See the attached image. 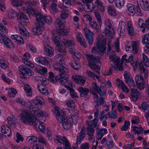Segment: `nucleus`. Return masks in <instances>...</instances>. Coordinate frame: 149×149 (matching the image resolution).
<instances>
[{"instance_id": "nucleus-42", "label": "nucleus", "mask_w": 149, "mask_h": 149, "mask_svg": "<svg viewBox=\"0 0 149 149\" xmlns=\"http://www.w3.org/2000/svg\"><path fill=\"white\" fill-rule=\"evenodd\" d=\"M87 134L89 136L91 137L93 136V133L94 132V130L93 129V126H88L87 127Z\"/></svg>"}, {"instance_id": "nucleus-34", "label": "nucleus", "mask_w": 149, "mask_h": 149, "mask_svg": "<svg viewBox=\"0 0 149 149\" xmlns=\"http://www.w3.org/2000/svg\"><path fill=\"white\" fill-rule=\"evenodd\" d=\"M26 13L28 14L29 15H32L33 16H34L35 17V16L38 13H37L35 10H34L33 8H27L26 9Z\"/></svg>"}, {"instance_id": "nucleus-22", "label": "nucleus", "mask_w": 149, "mask_h": 149, "mask_svg": "<svg viewBox=\"0 0 149 149\" xmlns=\"http://www.w3.org/2000/svg\"><path fill=\"white\" fill-rule=\"evenodd\" d=\"M105 28L103 32V33L105 35L110 33V29L111 28V22L109 19H106L105 21Z\"/></svg>"}, {"instance_id": "nucleus-14", "label": "nucleus", "mask_w": 149, "mask_h": 149, "mask_svg": "<svg viewBox=\"0 0 149 149\" xmlns=\"http://www.w3.org/2000/svg\"><path fill=\"white\" fill-rule=\"evenodd\" d=\"M92 87L94 91L100 95L103 96L106 95V90L104 87L102 86H98L95 82L93 83Z\"/></svg>"}, {"instance_id": "nucleus-19", "label": "nucleus", "mask_w": 149, "mask_h": 149, "mask_svg": "<svg viewBox=\"0 0 149 149\" xmlns=\"http://www.w3.org/2000/svg\"><path fill=\"white\" fill-rule=\"evenodd\" d=\"M77 90L80 93V96L84 98L86 97L90 92L88 89L82 87H79Z\"/></svg>"}, {"instance_id": "nucleus-53", "label": "nucleus", "mask_w": 149, "mask_h": 149, "mask_svg": "<svg viewBox=\"0 0 149 149\" xmlns=\"http://www.w3.org/2000/svg\"><path fill=\"white\" fill-rule=\"evenodd\" d=\"M107 115L109 116V117L111 118L115 119L117 117V113L115 111L111 113L109 112L107 114Z\"/></svg>"}, {"instance_id": "nucleus-51", "label": "nucleus", "mask_w": 149, "mask_h": 149, "mask_svg": "<svg viewBox=\"0 0 149 149\" xmlns=\"http://www.w3.org/2000/svg\"><path fill=\"white\" fill-rule=\"evenodd\" d=\"M17 16V14L13 10H10L8 12V16L9 18H14Z\"/></svg>"}, {"instance_id": "nucleus-7", "label": "nucleus", "mask_w": 149, "mask_h": 149, "mask_svg": "<svg viewBox=\"0 0 149 149\" xmlns=\"http://www.w3.org/2000/svg\"><path fill=\"white\" fill-rule=\"evenodd\" d=\"M106 40L105 38L100 39L96 43L97 48L96 49L95 47L92 48V51H96V52H98L100 55H103L106 51Z\"/></svg>"}, {"instance_id": "nucleus-30", "label": "nucleus", "mask_w": 149, "mask_h": 149, "mask_svg": "<svg viewBox=\"0 0 149 149\" xmlns=\"http://www.w3.org/2000/svg\"><path fill=\"white\" fill-rule=\"evenodd\" d=\"M43 100L42 97L37 96L35 97V99L33 100V103L35 105H38L39 104H43L44 103L42 100Z\"/></svg>"}, {"instance_id": "nucleus-40", "label": "nucleus", "mask_w": 149, "mask_h": 149, "mask_svg": "<svg viewBox=\"0 0 149 149\" xmlns=\"http://www.w3.org/2000/svg\"><path fill=\"white\" fill-rule=\"evenodd\" d=\"M132 52L134 54H136L138 52V43L136 42L133 41L132 45Z\"/></svg>"}, {"instance_id": "nucleus-48", "label": "nucleus", "mask_w": 149, "mask_h": 149, "mask_svg": "<svg viewBox=\"0 0 149 149\" xmlns=\"http://www.w3.org/2000/svg\"><path fill=\"white\" fill-rule=\"evenodd\" d=\"M149 41V33L143 36L142 42L143 44L147 43Z\"/></svg>"}, {"instance_id": "nucleus-20", "label": "nucleus", "mask_w": 149, "mask_h": 149, "mask_svg": "<svg viewBox=\"0 0 149 149\" xmlns=\"http://www.w3.org/2000/svg\"><path fill=\"white\" fill-rule=\"evenodd\" d=\"M76 37L77 40L80 43V44L84 47H86V42L82 33L79 32L77 33Z\"/></svg>"}, {"instance_id": "nucleus-37", "label": "nucleus", "mask_w": 149, "mask_h": 149, "mask_svg": "<svg viewBox=\"0 0 149 149\" xmlns=\"http://www.w3.org/2000/svg\"><path fill=\"white\" fill-rule=\"evenodd\" d=\"M23 1L22 0H13L11 2L12 5L13 6L18 7L21 6Z\"/></svg>"}, {"instance_id": "nucleus-23", "label": "nucleus", "mask_w": 149, "mask_h": 149, "mask_svg": "<svg viewBox=\"0 0 149 149\" xmlns=\"http://www.w3.org/2000/svg\"><path fill=\"white\" fill-rule=\"evenodd\" d=\"M127 30L128 34L131 36H135L136 34L135 33L131 22L129 21L127 23Z\"/></svg>"}, {"instance_id": "nucleus-36", "label": "nucleus", "mask_w": 149, "mask_h": 149, "mask_svg": "<svg viewBox=\"0 0 149 149\" xmlns=\"http://www.w3.org/2000/svg\"><path fill=\"white\" fill-rule=\"evenodd\" d=\"M109 58L111 61L116 63L120 62V58L117 57L115 54H112L109 56Z\"/></svg>"}, {"instance_id": "nucleus-64", "label": "nucleus", "mask_w": 149, "mask_h": 149, "mask_svg": "<svg viewBox=\"0 0 149 149\" xmlns=\"http://www.w3.org/2000/svg\"><path fill=\"white\" fill-rule=\"evenodd\" d=\"M131 122L133 124H138L139 123V120L138 117H135L132 118Z\"/></svg>"}, {"instance_id": "nucleus-52", "label": "nucleus", "mask_w": 149, "mask_h": 149, "mask_svg": "<svg viewBox=\"0 0 149 149\" xmlns=\"http://www.w3.org/2000/svg\"><path fill=\"white\" fill-rule=\"evenodd\" d=\"M87 74L88 76L91 78H93L95 79V77L96 79H99V77L97 75L95 74L93 72L90 71H87Z\"/></svg>"}, {"instance_id": "nucleus-13", "label": "nucleus", "mask_w": 149, "mask_h": 149, "mask_svg": "<svg viewBox=\"0 0 149 149\" xmlns=\"http://www.w3.org/2000/svg\"><path fill=\"white\" fill-rule=\"evenodd\" d=\"M56 140H57L60 144H63L65 146V148L66 149H71V145L68 142L67 139L65 137L59 136L58 135L56 137Z\"/></svg>"}, {"instance_id": "nucleus-33", "label": "nucleus", "mask_w": 149, "mask_h": 149, "mask_svg": "<svg viewBox=\"0 0 149 149\" xmlns=\"http://www.w3.org/2000/svg\"><path fill=\"white\" fill-rule=\"evenodd\" d=\"M143 60L144 65L146 67H149V59L144 53L142 54Z\"/></svg>"}, {"instance_id": "nucleus-38", "label": "nucleus", "mask_w": 149, "mask_h": 149, "mask_svg": "<svg viewBox=\"0 0 149 149\" xmlns=\"http://www.w3.org/2000/svg\"><path fill=\"white\" fill-rule=\"evenodd\" d=\"M56 2H57V1L56 0H54L51 5V9L53 10V12L55 13L58 10L57 5L56 3Z\"/></svg>"}, {"instance_id": "nucleus-45", "label": "nucleus", "mask_w": 149, "mask_h": 149, "mask_svg": "<svg viewBox=\"0 0 149 149\" xmlns=\"http://www.w3.org/2000/svg\"><path fill=\"white\" fill-rule=\"evenodd\" d=\"M63 76V77H62L61 80L59 81V83L63 85L68 81V76L67 75Z\"/></svg>"}, {"instance_id": "nucleus-4", "label": "nucleus", "mask_w": 149, "mask_h": 149, "mask_svg": "<svg viewBox=\"0 0 149 149\" xmlns=\"http://www.w3.org/2000/svg\"><path fill=\"white\" fill-rule=\"evenodd\" d=\"M65 23V20L59 17L56 19L54 23L55 26L58 27L56 29V32L58 35L64 36L67 35L69 31L66 27L64 26Z\"/></svg>"}, {"instance_id": "nucleus-58", "label": "nucleus", "mask_w": 149, "mask_h": 149, "mask_svg": "<svg viewBox=\"0 0 149 149\" xmlns=\"http://www.w3.org/2000/svg\"><path fill=\"white\" fill-rule=\"evenodd\" d=\"M95 15L97 21L100 24H101L102 21L100 14L98 12H95Z\"/></svg>"}, {"instance_id": "nucleus-28", "label": "nucleus", "mask_w": 149, "mask_h": 149, "mask_svg": "<svg viewBox=\"0 0 149 149\" xmlns=\"http://www.w3.org/2000/svg\"><path fill=\"white\" fill-rule=\"evenodd\" d=\"M89 23L90 27L92 29L96 31H98L99 29V26L96 22L94 21H90Z\"/></svg>"}, {"instance_id": "nucleus-24", "label": "nucleus", "mask_w": 149, "mask_h": 149, "mask_svg": "<svg viewBox=\"0 0 149 149\" xmlns=\"http://www.w3.org/2000/svg\"><path fill=\"white\" fill-rule=\"evenodd\" d=\"M54 52V49L49 46L45 47L44 53L49 56H51L53 55Z\"/></svg>"}, {"instance_id": "nucleus-31", "label": "nucleus", "mask_w": 149, "mask_h": 149, "mask_svg": "<svg viewBox=\"0 0 149 149\" xmlns=\"http://www.w3.org/2000/svg\"><path fill=\"white\" fill-rule=\"evenodd\" d=\"M24 89L27 96H30L32 95L31 88L30 86L28 84L25 85L24 86Z\"/></svg>"}, {"instance_id": "nucleus-41", "label": "nucleus", "mask_w": 149, "mask_h": 149, "mask_svg": "<svg viewBox=\"0 0 149 149\" xmlns=\"http://www.w3.org/2000/svg\"><path fill=\"white\" fill-rule=\"evenodd\" d=\"M140 72L141 73L144 74L145 77H147L148 75V70L147 69L144 68L143 66L141 67V63L139 64Z\"/></svg>"}, {"instance_id": "nucleus-44", "label": "nucleus", "mask_w": 149, "mask_h": 149, "mask_svg": "<svg viewBox=\"0 0 149 149\" xmlns=\"http://www.w3.org/2000/svg\"><path fill=\"white\" fill-rule=\"evenodd\" d=\"M19 32L23 36H25L27 37L29 36V33L26 31V29L24 28V26H22V28H19Z\"/></svg>"}, {"instance_id": "nucleus-9", "label": "nucleus", "mask_w": 149, "mask_h": 149, "mask_svg": "<svg viewBox=\"0 0 149 149\" xmlns=\"http://www.w3.org/2000/svg\"><path fill=\"white\" fill-rule=\"evenodd\" d=\"M36 21L41 22L44 26L45 23L48 24H51L52 21V19L50 16H45L41 13H39L37 14L35 16Z\"/></svg>"}, {"instance_id": "nucleus-6", "label": "nucleus", "mask_w": 149, "mask_h": 149, "mask_svg": "<svg viewBox=\"0 0 149 149\" xmlns=\"http://www.w3.org/2000/svg\"><path fill=\"white\" fill-rule=\"evenodd\" d=\"M56 118L58 121L62 123L63 127L65 130L70 129L72 125L66 117L63 111L59 110H56L55 112Z\"/></svg>"}, {"instance_id": "nucleus-55", "label": "nucleus", "mask_w": 149, "mask_h": 149, "mask_svg": "<svg viewBox=\"0 0 149 149\" xmlns=\"http://www.w3.org/2000/svg\"><path fill=\"white\" fill-rule=\"evenodd\" d=\"M63 1V5L65 7L69 8L71 5L70 0H65Z\"/></svg>"}, {"instance_id": "nucleus-62", "label": "nucleus", "mask_w": 149, "mask_h": 149, "mask_svg": "<svg viewBox=\"0 0 149 149\" xmlns=\"http://www.w3.org/2000/svg\"><path fill=\"white\" fill-rule=\"evenodd\" d=\"M137 25L139 27L143 28L145 24L143 23V20L141 19H139L138 21Z\"/></svg>"}, {"instance_id": "nucleus-29", "label": "nucleus", "mask_w": 149, "mask_h": 149, "mask_svg": "<svg viewBox=\"0 0 149 149\" xmlns=\"http://www.w3.org/2000/svg\"><path fill=\"white\" fill-rule=\"evenodd\" d=\"M62 42L66 46L70 47L74 45V42L73 40H68L65 38L63 39Z\"/></svg>"}, {"instance_id": "nucleus-26", "label": "nucleus", "mask_w": 149, "mask_h": 149, "mask_svg": "<svg viewBox=\"0 0 149 149\" xmlns=\"http://www.w3.org/2000/svg\"><path fill=\"white\" fill-rule=\"evenodd\" d=\"M38 140V138L34 136H28L26 139V141L29 143L31 144L30 145L32 144H35Z\"/></svg>"}, {"instance_id": "nucleus-17", "label": "nucleus", "mask_w": 149, "mask_h": 149, "mask_svg": "<svg viewBox=\"0 0 149 149\" xmlns=\"http://www.w3.org/2000/svg\"><path fill=\"white\" fill-rule=\"evenodd\" d=\"M72 78L76 82L81 85H83L86 82L85 79L83 77L75 75L72 76Z\"/></svg>"}, {"instance_id": "nucleus-50", "label": "nucleus", "mask_w": 149, "mask_h": 149, "mask_svg": "<svg viewBox=\"0 0 149 149\" xmlns=\"http://www.w3.org/2000/svg\"><path fill=\"white\" fill-rule=\"evenodd\" d=\"M30 146L33 149H44V147L42 145L36 144H32Z\"/></svg>"}, {"instance_id": "nucleus-32", "label": "nucleus", "mask_w": 149, "mask_h": 149, "mask_svg": "<svg viewBox=\"0 0 149 149\" xmlns=\"http://www.w3.org/2000/svg\"><path fill=\"white\" fill-rule=\"evenodd\" d=\"M107 11L109 14L112 16H115L116 15V12L114 8L111 6H108Z\"/></svg>"}, {"instance_id": "nucleus-43", "label": "nucleus", "mask_w": 149, "mask_h": 149, "mask_svg": "<svg viewBox=\"0 0 149 149\" xmlns=\"http://www.w3.org/2000/svg\"><path fill=\"white\" fill-rule=\"evenodd\" d=\"M139 127H138L136 126H133L132 128H133V129L132 130L134 132L135 134H137V135H139L142 133L143 131V128L142 127H139V129H140L139 132H138V130H137V129Z\"/></svg>"}, {"instance_id": "nucleus-54", "label": "nucleus", "mask_w": 149, "mask_h": 149, "mask_svg": "<svg viewBox=\"0 0 149 149\" xmlns=\"http://www.w3.org/2000/svg\"><path fill=\"white\" fill-rule=\"evenodd\" d=\"M57 48L58 52L62 53H65L66 52L65 47L61 45L58 46Z\"/></svg>"}, {"instance_id": "nucleus-57", "label": "nucleus", "mask_w": 149, "mask_h": 149, "mask_svg": "<svg viewBox=\"0 0 149 149\" xmlns=\"http://www.w3.org/2000/svg\"><path fill=\"white\" fill-rule=\"evenodd\" d=\"M9 65V64L7 61L3 60L0 67L2 69H5Z\"/></svg>"}, {"instance_id": "nucleus-1", "label": "nucleus", "mask_w": 149, "mask_h": 149, "mask_svg": "<svg viewBox=\"0 0 149 149\" xmlns=\"http://www.w3.org/2000/svg\"><path fill=\"white\" fill-rule=\"evenodd\" d=\"M63 55L58 54L57 55L56 58L59 60V63L57 64V67H55L54 69L58 71L59 75H57L54 80H52V83H55L57 81L60 80L65 74H67L69 72V70L64 65V61L63 59H60L63 57Z\"/></svg>"}, {"instance_id": "nucleus-35", "label": "nucleus", "mask_w": 149, "mask_h": 149, "mask_svg": "<svg viewBox=\"0 0 149 149\" xmlns=\"http://www.w3.org/2000/svg\"><path fill=\"white\" fill-rule=\"evenodd\" d=\"M125 0H116V8L120 9L122 8L124 6Z\"/></svg>"}, {"instance_id": "nucleus-21", "label": "nucleus", "mask_w": 149, "mask_h": 149, "mask_svg": "<svg viewBox=\"0 0 149 149\" xmlns=\"http://www.w3.org/2000/svg\"><path fill=\"white\" fill-rule=\"evenodd\" d=\"M139 95V93L137 89L135 88L131 89V98L133 101H136L138 99Z\"/></svg>"}, {"instance_id": "nucleus-39", "label": "nucleus", "mask_w": 149, "mask_h": 149, "mask_svg": "<svg viewBox=\"0 0 149 149\" xmlns=\"http://www.w3.org/2000/svg\"><path fill=\"white\" fill-rule=\"evenodd\" d=\"M17 93V91L15 89L11 88L9 89L8 91V95L10 97H13L15 96Z\"/></svg>"}, {"instance_id": "nucleus-56", "label": "nucleus", "mask_w": 149, "mask_h": 149, "mask_svg": "<svg viewBox=\"0 0 149 149\" xmlns=\"http://www.w3.org/2000/svg\"><path fill=\"white\" fill-rule=\"evenodd\" d=\"M6 120L8 124L14 126L15 125L16 123L13 118H10V117L8 116Z\"/></svg>"}, {"instance_id": "nucleus-47", "label": "nucleus", "mask_w": 149, "mask_h": 149, "mask_svg": "<svg viewBox=\"0 0 149 149\" xmlns=\"http://www.w3.org/2000/svg\"><path fill=\"white\" fill-rule=\"evenodd\" d=\"M74 101L72 100H69L66 101V105L68 107L72 109H74Z\"/></svg>"}, {"instance_id": "nucleus-15", "label": "nucleus", "mask_w": 149, "mask_h": 149, "mask_svg": "<svg viewBox=\"0 0 149 149\" xmlns=\"http://www.w3.org/2000/svg\"><path fill=\"white\" fill-rule=\"evenodd\" d=\"M135 81L138 88L140 90H143L144 88V85L143 83V78L140 74H137L135 77Z\"/></svg>"}, {"instance_id": "nucleus-2", "label": "nucleus", "mask_w": 149, "mask_h": 149, "mask_svg": "<svg viewBox=\"0 0 149 149\" xmlns=\"http://www.w3.org/2000/svg\"><path fill=\"white\" fill-rule=\"evenodd\" d=\"M20 117L22 121L24 124L34 127L37 126V119L31 113V111L30 112L27 111H22L20 114Z\"/></svg>"}, {"instance_id": "nucleus-25", "label": "nucleus", "mask_w": 149, "mask_h": 149, "mask_svg": "<svg viewBox=\"0 0 149 149\" xmlns=\"http://www.w3.org/2000/svg\"><path fill=\"white\" fill-rule=\"evenodd\" d=\"M31 113L36 118V116L37 118H40L43 117L44 116L43 112L40 110H32L31 111Z\"/></svg>"}, {"instance_id": "nucleus-8", "label": "nucleus", "mask_w": 149, "mask_h": 149, "mask_svg": "<svg viewBox=\"0 0 149 149\" xmlns=\"http://www.w3.org/2000/svg\"><path fill=\"white\" fill-rule=\"evenodd\" d=\"M18 68L21 78L25 79L30 78L34 74V72L31 70L25 65H21L18 67Z\"/></svg>"}, {"instance_id": "nucleus-12", "label": "nucleus", "mask_w": 149, "mask_h": 149, "mask_svg": "<svg viewBox=\"0 0 149 149\" xmlns=\"http://www.w3.org/2000/svg\"><path fill=\"white\" fill-rule=\"evenodd\" d=\"M44 29V26L43 25V23L41 22L37 21L36 28L32 29V32L34 35H38L41 34L42 32Z\"/></svg>"}, {"instance_id": "nucleus-10", "label": "nucleus", "mask_w": 149, "mask_h": 149, "mask_svg": "<svg viewBox=\"0 0 149 149\" xmlns=\"http://www.w3.org/2000/svg\"><path fill=\"white\" fill-rule=\"evenodd\" d=\"M0 42L1 44L3 43L7 48H14V45L11 40L4 35L2 33H0Z\"/></svg>"}, {"instance_id": "nucleus-61", "label": "nucleus", "mask_w": 149, "mask_h": 149, "mask_svg": "<svg viewBox=\"0 0 149 149\" xmlns=\"http://www.w3.org/2000/svg\"><path fill=\"white\" fill-rule=\"evenodd\" d=\"M69 90L70 91V94L72 97H77V94L75 93L73 88H69Z\"/></svg>"}, {"instance_id": "nucleus-27", "label": "nucleus", "mask_w": 149, "mask_h": 149, "mask_svg": "<svg viewBox=\"0 0 149 149\" xmlns=\"http://www.w3.org/2000/svg\"><path fill=\"white\" fill-rule=\"evenodd\" d=\"M148 1H145L144 2L142 1L140 4L141 8L146 11L149 10V0Z\"/></svg>"}, {"instance_id": "nucleus-49", "label": "nucleus", "mask_w": 149, "mask_h": 149, "mask_svg": "<svg viewBox=\"0 0 149 149\" xmlns=\"http://www.w3.org/2000/svg\"><path fill=\"white\" fill-rule=\"evenodd\" d=\"M70 66L76 70H79L80 68V65L75 62L70 63Z\"/></svg>"}, {"instance_id": "nucleus-3", "label": "nucleus", "mask_w": 149, "mask_h": 149, "mask_svg": "<svg viewBox=\"0 0 149 149\" xmlns=\"http://www.w3.org/2000/svg\"><path fill=\"white\" fill-rule=\"evenodd\" d=\"M86 56L88 62V66L92 70L99 73L100 63L99 59L91 54H86Z\"/></svg>"}, {"instance_id": "nucleus-16", "label": "nucleus", "mask_w": 149, "mask_h": 149, "mask_svg": "<svg viewBox=\"0 0 149 149\" xmlns=\"http://www.w3.org/2000/svg\"><path fill=\"white\" fill-rule=\"evenodd\" d=\"M85 36L90 44H93V35L94 33L89 29L85 28L84 29Z\"/></svg>"}, {"instance_id": "nucleus-5", "label": "nucleus", "mask_w": 149, "mask_h": 149, "mask_svg": "<svg viewBox=\"0 0 149 149\" xmlns=\"http://www.w3.org/2000/svg\"><path fill=\"white\" fill-rule=\"evenodd\" d=\"M127 13L129 16H133L135 14L139 16L143 15V14L141 12L138 2L137 1H135L134 3V4L127 3Z\"/></svg>"}, {"instance_id": "nucleus-59", "label": "nucleus", "mask_w": 149, "mask_h": 149, "mask_svg": "<svg viewBox=\"0 0 149 149\" xmlns=\"http://www.w3.org/2000/svg\"><path fill=\"white\" fill-rule=\"evenodd\" d=\"M16 136L17 139L15 141L16 142L19 143L20 141H23V138L19 133H17L16 134Z\"/></svg>"}, {"instance_id": "nucleus-60", "label": "nucleus", "mask_w": 149, "mask_h": 149, "mask_svg": "<svg viewBox=\"0 0 149 149\" xmlns=\"http://www.w3.org/2000/svg\"><path fill=\"white\" fill-rule=\"evenodd\" d=\"M41 63L42 64L45 65H48L49 63L48 61L45 57H41Z\"/></svg>"}, {"instance_id": "nucleus-46", "label": "nucleus", "mask_w": 149, "mask_h": 149, "mask_svg": "<svg viewBox=\"0 0 149 149\" xmlns=\"http://www.w3.org/2000/svg\"><path fill=\"white\" fill-rule=\"evenodd\" d=\"M36 70L40 73L44 75L47 72V69L45 67L36 68Z\"/></svg>"}, {"instance_id": "nucleus-18", "label": "nucleus", "mask_w": 149, "mask_h": 149, "mask_svg": "<svg viewBox=\"0 0 149 149\" xmlns=\"http://www.w3.org/2000/svg\"><path fill=\"white\" fill-rule=\"evenodd\" d=\"M1 131L3 134H4V136L8 137H10L11 135V132L10 129L7 125H2L1 127Z\"/></svg>"}, {"instance_id": "nucleus-63", "label": "nucleus", "mask_w": 149, "mask_h": 149, "mask_svg": "<svg viewBox=\"0 0 149 149\" xmlns=\"http://www.w3.org/2000/svg\"><path fill=\"white\" fill-rule=\"evenodd\" d=\"M81 56L80 53L79 52H75L72 55L73 58L76 60L79 59L81 58Z\"/></svg>"}, {"instance_id": "nucleus-11", "label": "nucleus", "mask_w": 149, "mask_h": 149, "mask_svg": "<svg viewBox=\"0 0 149 149\" xmlns=\"http://www.w3.org/2000/svg\"><path fill=\"white\" fill-rule=\"evenodd\" d=\"M17 20L19 24L22 26L26 25V23L28 19L25 13L19 11L17 13Z\"/></svg>"}]
</instances>
